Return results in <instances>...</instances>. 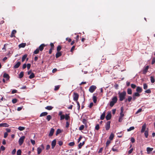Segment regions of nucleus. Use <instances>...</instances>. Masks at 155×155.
Wrapping results in <instances>:
<instances>
[{
    "label": "nucleus",
    "instance_id": "nucleus-51",
    "mask_svg": "<svg viewBox=\"0 0 155 155\" xmlns=\"http://www.w3.org/2000/svg\"><path fill=\"white\" fill-rule=\"evenodd\" d=\"M100 128L99 125L98 124H97L95 127V129L97 130H98Z\"/></svg>",
    "mask_w": 155,
    "mask_h": 155
},
{
    "label": "nucleus",
    "instance_id": "nucleus-25",
    "mask_svg": "<svg viewBox=\"0 0 155 155\" xmlns=\"http://www.w3.org/2000/svg\"><path fill=\"white\" fill-rule=\"evenodd\" d=\"M127 93L128 94H132V90L131 88H128L127 89Z\"/></svg>",
    "mask_w": 155,
    "mask_h": 155
},
{
    "label": "nucleus",
    "instance_id": "nucleus-60",
    "mask_svg": "<svg viewBox=\"0 0 155 155\" xmlns=\"http://www.w3.org/2000/svg\"><path fill=\"white\" fill-rule=\"evenodd\" d=\"M31 64H28L27 65V68L28 70H29L31 67Z\"/></svg>",
    "mask_w": 155,
    "mask_h": 155
},
{
    "label": "nucleus",
    "instance_id": "nucleus-21",
    "mask_svg": "<svg viewBox=\"0 0 155 155\" xmlns=\"http://www.w3.org/2000/svg\"><path fill=\"white\" fill-rule=\"evenodd\" d=\"M26 46L25 43H22L18 45L19 48H24Z\"/></svg>",
    "mask_w": 155,
    "mask_h": 155
},
{
    "label": "nucleus",
    "instance_id": "nucleus-33",
    "mask_svg": "<svg viewBox=\"0 0 155 155\" xmlns=\"http://www.w3.org/2000/svg\"><path fill=\"white\" fill-rule=\"evenodd\" d=\"M35 77L34 74L33 73H31V75L29 76L30 79H32L34 78Z\"/></svg>",
    "mask_w": 155,
    "mask_h": 155
},
{
    "label": "nucleus",
    "instance_id": "nucleus-22",
    "mask_svg": "<svg viewBox=\"0 0 155 155\" xmlns=\"http://www.w3.org/2000/svg\"><path fill=\"white\" fill-rule=\"evenodd\" d=\"M117 101V96H114L112 98V101L114 102L115 103H116Z\"/></svg>",
    "mask_w": 155,
    "mask_h": 155
},
{
    "label": "nucleus",
    "instance_id": "nucleus-27",
    "mask_svg": "<svg viewBox=\"0 0 155 155\" xmlns=\"http://www.w3.org/2000/svg\"><path fill=\"white\" fill-rule=\"evenodd\" d=\"M53 108V107L51 106H47L45 107V109L48 110H51Z\"/></svg>",
    "mask_w": 155,
    "mask_h": 155
},
{
    "label": "nucleus",
    "instance_id": "nucleus-16",
    "mask_svg": "<svg viewBox=\"0 0 155 155\" xmlns=\"http://www.w3.org/2000/svg\"><path fill=\"white\" fill-rule=\"evenodd\" d=\"M9 126V125L6 123H4L0 124V127H8Z\"/></svg>",
    "mask_w": 155,
    "mask_h": 155
},
{
    "label": "nucleus",
    "instance_id": "nucleus-12",
    "mask_svg": "<svg viewBox=\"0 0 155 155\" xmlns=\"http://www.w3.org/2000/svg\"><path fill=\"white\" fill-rule=\"evenodd\" d=\"M142 89L141 87L139 86L137 87V89L136 90L137 92L140 93L142 92Z\"/></svg>",
    "mask_w": 155,
    "mask_h": 155
},
{
    "label": "nucleus",
    "instance_id": "nucleus-14",
    "mask_svg": "<svg viewBox=\"0 0 155 155\" xmlns=\"http://www.w3.org/2000/svg\"><path fill=\"white\" fill-rule=\"evenodd\" d=\"M54 131V129L53 128H51L49 134V136L50 137L52 136L53 134Z\"/></svg>",
    "mask_w": 155,
    "mask_h": 155
},
{
    "label": "nucleus",
    "instance_id": "nucleus-31",
    "mask_svg": "<svg viewBox=\"0 0 155 155\" xmlns=\"http://www.w3.org/2000/svg\"><path fill=\"white\" fill-rule=\"evenodd\" d=\"M144 135L145 137L147 138L148 136V130H146L144 131Z\"/></svg>",
    "mask_w": 155,
    "mask_h": 155
},
{
    "label": "nucleus",
    "instance_id": "nucleus-11",
    "mask_svg": "<svg viewBox=\"0 0 155 155\" xmlns=\"http://www.w3.org/2000/svg\"><path fill=\"white\" fill-rule=\"evenodd\" d=\"M146 124H143V125L142 127V129H141V133H143L145 131V130L146 129Z\"/></svg>",
    "mask_w": 155,
    "mask_h": 155
},
{
    "label": "nucleus",
    "instance_id": "nucleus-1",
    "mask_svg": "<svg viewBox=\"0 0 155 155\" xmlns=\"http://www.w3.org/2000/svg\"><path fill=\"white\" fill-rule=\"evenodd\" d=\"M63 112L62 111H59L58 115L59 116H60V120H62L65 119L66 120H68L70 119V117L69 116V114H66L65 115L63 114Z\"/></svg>",
    "mask_w": 155,
    "mask_h": 155
},
{
    "label": "nucleus",
    "instance_id": "nucleus-29",
    "mask_svg": "<svg viewBox=\"0 0 155 155\" xmlns=\"http://www.w3.org/2000/svg\"><path fill=\"white\" fill-rule=\"evenodd\" d=\"M24 76V72L23 71H21L20 72V74L19 75V78H22Z\"/></svg>",
    "mask_w": 155,
    "mask_h": 155
},
{
    "label": "nucleus",
    "instance_id": "nucleus-48",
    "mask_svg": "<svg viewBox=\"0 0 155 155\" xmlns=\"http://www.w3.org/2000/svg\"><path fill=\"white\" fill-rule=\"evenodd\" d=\"M21 150H18L17 152V155H21Z\"/></svg>",
    "mask_w": 155,
    "mask_h": 155
},
{
    "label": "nucleus",
    "instance_id": "nucleus-17",
    "mask_svg": "<svg viewBox=\"0 0 155 155\" xmlns=\"http://www.w3.org/2000/svg\"><path fill=\"white\" fill-rule=\"evenodd\" d=\"M3 77L4 78H6L7 80H9L10 78L9 75L6 73L4 74Z\"/></svg>",
    "mask_w": 155,
    "mask_h": 155
},
{
    "label": "nucleus",
    "instance_id": "nucleus-59",
    "mask_svg": "<svg viewBox=\"0 0 155 155\" xmlns=\"http://www.w3.org/2000/svg\"><path fill=\"white\" fill-rule=\"evenodd\" d=\"M58 144L60 146H61L63 145V142L61 141H59L58 142Z\"/></svg>",
    "mask_w": 155,
    "mask_h": 155
},
{
    "label": "nucleus",
    "instance_id": "nucleus-15",
    "mask_svg": "<svg viewBox=\"0 0 155 155\" xmlns=\"http://www.w3.org/2000/svg\"><path fill=\"white\" fill-rule=\"evenodd\" d=\"M21 64V62L19 61L17 62V63L14 66V68H18Z\"/></svg>",
    "mask_w": 155,
    "mask_h": 155
},
{
    "label": "nucleus",
    "instance_id": "nucleus-23",
    "mask_svg": "<svg viewBox=\"0 0 155 155\" xmlns=\"http://www.w3.org/2000/svg\"><path fill=\"white\" fill-rule=\"evenodd\" d=\"M48 114V113L47 112H43L40 115V117H41L47 115Z\"/></svg>",
    "mask_w": 155,
    "mask_h": 155
},
{
    "label": "nucleus",
    "instance_id": "nucleus-20",
    "mask_svg": "<svg viewBox=\"0 0 155 155\" xmlns=\"http://www.w3.org/2000/svg\"><path fill=\"white\" fill-rule=\"evenodd\" d=\"M153 149V148H150L149 147H148L147 148V150L148 154L150 153V152L152 151Z\"/></svg>",
    "mask_w": 155,
    "mask_h": 155
},
{
    "label": "nucleus",
    "instance_id": "nucleus-3",
    "mask_svg": "<svg viewBox=\"0 0 155 155\" xmlns=\"http://www.w3.org/2000/svg\"><path fill=\"white\" fill-rule=\"evenodd\" d=\"M25 138V136H22L19 138L18 140V143L19 145H21L24 142V140Z\"/></svg>",
    "mask_w": 155,
    "mask_h": 155
},
{
    "label": "nucleus",
    "instance_id": "nucleus-32",
    "mask_svg": "<svg viewBox=\"0 0 155 155\" xmlns=\"http://www.w3.org/2000/svg\"><path fill=\"white\" fill-rule=\"evenodd\" d=\"M18 129L20 131H23L25 129V127H23L20 126L18 127Z\"/></svg>",
    "mask_w": 155,
    "mask_h": 155
},
{
    "label": "nucleus",
    "instance_id": "nucleus-36",
    "mask_svg": "<svg viewBox=\"0 0 155 155\" xmlns=\"http://www.w3.org/2000/svg\"><path fill=\"white\" fill-rule=\"evenodd\" d=\"M115 103H116L114 102H113L112 101H111L110 102V106L111 107H112Z\"/></svg>",
    "mask_w": 155,
    "mask_h": 155
},
{
    "label": "nucleus",
    "instance_id": "nucleus-35",
    "mask_svg": "<svg viewBox=\"0 0 155 155\" xmlns=\"http://www.w3.org/2000/svg\"><path fill=\"white\" fill-rule=\"evenodd\" d=\"M97 97L96 96H93V101L94 103H96L97 102Z\"/></svg>",
    "mask_w": 155,
    "mask_h": 155
},
{
    "label": "nucleus",
    "instance_id": "nucleus-57",
    "mask_svg": "<svg viewBox=\"0 0 155 155\" xmlns=\"http://www.w3.org/2000/svg\"><path fill=\"white\" fill-rule=\"evenodd\" d=\"M31 142V143L33 145H34L35 144V141L34 140H33L32 139H31L30 140Z\"/></svg>",
    "mask_w": 155,
    "mask_h": 155
},
{
    "label": "nucleus",
    "instance_id": "nucleus-30",
    "mask_svg": "<svg viewBox=\"0 0 155 155\" xmlns=\"http://www.w3.org/2000/svg\"><path fill=\"white\" fill-rule=\"evenodd\" d=\"M114 137V135L113 133H111L109 137V139L110 140H112Z\"/></svg>",
    "mask_w": 155,
    "mask_h": 155
},
{
    "label": "nucleus",
    "instance_id": "nucleus-49",
    "mask_svg": "<svg viewBox=\"0 0 155 155\" xmlns=\"http://www.w3.org/2000/svg\"><path fill=\"white\" fill-rule=\"evenodd\" d=\"M60 87V85H57L55 86V88L54 90L55 91H57L59 89Z\"/></svg>",
    "mask_w": 155,
    "mask_h": 155
},
{
    "label": "nucleus",
    "instance_id": "nucleus-44",
    "mask_svg": "<svg viewBox=\"0 0 155 155\" xmlns=\"http://www.w3.org/2000/svg\"><path fill=\"white\" fill-rule=\"evenodd\" d=\"M148 86L146 83L143 84V88L144 89L146 90L147 89Z\"/></svg>",
    "mask_w": 155,
    "mask_h": 155
},
{
    "label": "nucleus",
    "instance_id": "nucleus-7",
    "mask_svg": "<svg viewBox=\"0 0 155 155\" xmlns=\"http://www.w3.org/2000/svg\"><path fill=\"white\" fill-rule=\"evenodd\" d=\"M124 111V108L123 107H122L120 108V116L119 117L120 118H123L124 116V114H123V112Z\"/></svg>",
    "mask_w": 155,
    "mask_h": 155
},
{
    "label": "nucleus",
    "instance_id": "nucleus-19",
    "mask_svg": "<svg viewBox=\"0 0 155 155\" xmlns=\"http://www.w3.org/2000/svg\"><path fill=\"white\" fill-rule=\"evenodd\" d=\"M105 111L101 115V117H100L101 120H103L105 117Z\"/></svg>",
    "mask_w": 155,
    "mask_h": 155
},
{
    "label": "nucleus",
    "instance_id": "nucleus-54",
    "mask_svg": "<svg viewBox=\"0 0 155 155\" xmlns=\"http://www.w3.org/2000/svg\"><path fill=\"white\" fill-rule=\"evenodd\" d=\"M145 92L147 93H151V91L150 89H148L145 91Z\"/></svg>",
    "mask_w": 155,
    "mask_h": 155
},
{
    "label": "nucleus",
    "instance_id": "nucleus-56",
    "mask_svg": "<svg viewBox=\"0 0 155 155\" xmlns=\"http://www.w3.org/2000/svg\"><path fill=\"white\" fill-rule=\"evenodd\" d=\"M69 123L68 121H67L66 122V127L67 128H68L69 127Z\"/></svg>",
    "mask_w": 155,
    "mask_h": 155
},
{
    "label": "nucleus",
    "instance_id": "nucleus-24",
    "mask_svg": "<svg viewBox=\"0 0 155 155\" xmlns=\"http://www.w3.org/2000/svg\"><path fill=\"white\" fill-rule=\"evenodd\" d=\"M84 141H83L82 143H80L78 145V148L79 149H81L82 147L84 144Z\"/></svg>",
    "mask_w": 155,
    "mask_h": 155
},
{
    "label": "nucleus",
    "instance_id": "nucleus-34",
    "mask_svg": "<svg viewBox=\"0 0 155 155\" xmlns=\"http://www.w3.org/2000/svg\"><path fill=\"white\" fill-rule=\"evenodd\" d=\"M140 93H138L137 92H135L133 94L136 97H139L140 96V94H139Z\"/></svg>",
    "mask_w": 155,
    "mask_h": 155
},
{
    "label": "nucleus",
    "instance_id": "nucleus-13",
    "mask_svg": "<svg viewBox=\"0 0 155 155\" xmlns=\"http://www.w3.org/2000/svg\"><path fill=\"white\" fill-rule=\"evenodd\" d=\"M111 117V114L110 113H108L106 116V119L107 120H110Z\"/></svg>",
    "mask_w": 155,
    "mask_h": 155
},
{
    "label": "nucleus",
    "instance_id": "nucleus-55",
    "mask_svg": "<svg viewBox=\"0 0 155 155\" xmlns=\"http://www.w3.org/2000/svg\"><path fill=\"white\" fill-rule=\"evenodd\" d=\"M50 46L51 47V48H52L54 49V45L53 43H51L50 44Z\"/></svg>",
    "mask_w": 155,
    "mask_h": 155
},
{
    "label": "nucleus",
    "instance_id": "nucleus-43",
    "mask_svg": "<svg viewBox=\"0 0 155 155\" xmlns=\"http://www.w3.org/2000/svg\"><path fill=\"white\" fill-rule=\"evenodd\" d=\"M61 49V47L60 45H58L57 48V51L59 52Z\"/></svg>",
    "mask_w": 155,
    "mask_h": 155
},
{
    "label": "nucleus",
    "instance_id": "nucleus-63",
    "mask_svg": "<svg viewBox=\"0 0 155 155\" xmlns=\"http://www.w3.org/2000/svg\"><path fill=\"white\" fill-rule=\"evenodd\" d=\"M16 33V31L15 30H14L12 31L11 33H12V35H14Z\"/></svg>",
    "mask_w": 155,
    "mask_h": 155
},
{
    "label": "nucleus",
    "instance_id": "nucleus-62",
    "mask_svg": "<svg viewBox=\"0 0 155 155\" xmlns=\"http://www.w3.org/2000/svg\"><path fill=\"white\" fill-rule=\"evenodd\" d=\"M75 46H73L71 48V52H73V51L74 50V49H75Z\"/></svg>",
    "mask_w": 155,
    "mask_h": 155
},
{
    "label": "nucleus",
    "instance_id": "nucleus-9",
    "mask_svg": "<svg viewBox=\"0 0 155 155\" xmlns=\"http://www.w3.org/2000/svg\"><path fill=\"white\" fill-rule=\"evenodd\" d=\"M149 68L148 66H146L143 71V74H146L147 72L148 69Z\"/></svg>",
    "mask_w": 155,
    "mask_h": 155
},
{
    "label": "nucleus",
    "instance_id": "nucleus-39",
    "mask_svg": "<svg viewBox=\"0 0 155 155\" xmlns=\"http://www.w3.org/2000/svg\"><path fill=\"white\" fill-rule=\"evenodd\" d=\"M134 129V127H130L129 129H127V131H130L132 130H133Z\"/></svg>",
    "mask_w": 155,
    "mask_h": 155
},
{
    "label": "nucleus",
    "instance_id": "nucleus-47",
    "mask_svg": "<svg viewBox=\"0 0 155 155\" xmlns=\"http://www.w3.org/2000/svg\"><path fill=\"white\" fill-rule=\"evenodd\" d=\"M61 130L60 129H58L56 132V136L58 134L61 133Z\"/></svg>",
    "mask_w": 155,
    "mask_h": 155
},
{
    "label": "nucleus",
    "instance_id": "nucleus-41",
    "mask_svg": "<svg viewBox=\"0 0 155 155\" xmlns=\"http://www.w3.org/2000/svg\"><path fill=\"white\" fill-rule=\"evenodd\" d=\"M75 144V143L74 142H71L69 143L68 145L70 146H73Z\"/></svg>",
    "mask_w": 155,
    "mask_h": 155
},
{
    "label": "nucleus",
    "instance_id": "nucleus-58",
    "mask_svg": "<svg viewBox=\"0 0 155 155\" xmlns=\"http://www.w3.org/2000/svg\"><path fill=\"white\" fill-rule=\"evenodd\" d=\"M110 141L109 140H108L107 141L106 143V146H108L109 145L110 143Z\"/></svg>",
    "mask_w": 155,
    "mask_h": 155
},
{
    "label": "nucleus",
    "instance_id": "nucleus-26",
    "mask_svg": "<svg viewBox=\"0 0 155 155\" xmlns=\"http://www.w3.org/2000/svg\"><path fill=\"white\" fill-rule=\"evenodd\" d=\"M37 150L38 154H39L42 151V149L40 147H38L37 148Z\"/></svg>",
    "mask_w": 155,
    "mask_h": 155
},
{
    "label": "nucleus",
    "instance_id": "nucleus-64",
    "mask_svg": "<svg viewBox=\"0 0 155 155\" xmlns=\"http://www.w3.org/2000/svg\"><path fill=\"white\" fill-rule=\"evenodd\" d=\"M17 91L16 90L14 89L12 91V94H14V93H17Z\"/></svg>",
    "mask_w": 155,
    "mask_h": 155
},
{
    "label": "nucleus",
    "instance_id": "nucleus-37",
    "mask_svg": "<svg viewBox=\"0 0 155 155\" xmlns=\"http://www.w3.org/2000/svg\"><path fill=\"white\" fill-rule=\"evenodd\" d=\"M150 81L152 83H153L155 82V79L154 77L153 76H151L150 77Z\"/></svg>",
    "mask_w": 155,
    "mask_h": 155
},
{
    "label": "nucleus",
    "instance_id": "nucleus-42",
    "mask_svg": "<svg viewBox=\"0 0 155 155\" xmlns=\"http://www.w3.org/2000/svg\"><path fill=\"white\" fill-rule=\"evenodd\" d=\"M84 126L83 125H82L80 126L79 128V129L80 130H81L84 129Z\"/></svg>",
    "mask_w": 155,
    "mask_h": 155
},
{
    "label": "nucleus",
    "instance_id": "nucleus-46",
    "mask_svg": "<svg viewBox=\"0 0 155 155\" xmlns=\"http://www.w3.org/2000/svg\"><path fill=\"white\" fill-rule=\"evenodd\" d=\"M17 101V100L16 98L13 99L12 100V102L14 104L16 103Z\"/></svg>",
    "mask_w": 155,
    "mask_h": 155
},
{
    "label": "nucleus",
    "instance_id": "nucleus-18",
    "mask_svg": "<svg viewBox=\"0 0 155 155\" xmlns=\"http://www.w3.org/2000/svg\"><path fill=\"white\" fill-rule=\"evenodd\" d=\"M62 54L61 52L57 51L55 55V57L56 58H58L61 56Z\"/></svg>",
    "mask_w": 155,
    "mask_h": 155
},
{
    "label": "nucleus",
    "instance_id": "nucleus-2",
    "mask_svg": "<svg viewBox=\"0 0 155 155\" xmlns=\"http://www.w3.org/2000/svg\"><path fill=\"white\" fill-rule=\"evenodd\" d=\"M118 94L119 95V101H122L125 99L126 95V91H123L121 93L119 92Z\"/></svg>",
    "mask_w": 155,
    "mask_h": 155
},
{
    "label": "nucleus",
    "instance_id": "nucleus-6",
    "mask_svg": "<svg viewBox=\"0 0 155 155\" xmlns=\"http://www.w3.org/2000/svg\"><path fill=\"white\" fill-rule=\"evenodd\" d=\"M110 121H107L106 124V125L105 126V127L106 130H108L110 127Z\"/></svg>",
    "mask_w": 155,
    "mask_h": 155
},
{
    "label": "nucleus",
    "instance_id": "nucleus-40",
    "mask_svg": "<svg viewBox=\"0 0 155 155\" xmlns=\"http://www.w3.org/2000/svg\"><path fill=\"white\" fill-rule=\"evenodd\" d=\"M51 116L50 115H48L47 116L46 119L48 121H49L51 118Z\"/></svg>",
    "mask_w": 155,
    "mask_h": 155
},
{
    "label": "nucleus",
    "instance_id": "nucleus-53",
    "mask_svg": "<svg viewBox=\"0 0 155 155\" xmlns=\"http://www.w3.org/2000/svg\"><path fill=\"white\" fill-rule=\"evenodd\" d=\"M155 63V57H153L152 58V61L151 62L152 64H153Z\"/></svg>",
    "mask_w": 155,
    "mask_h": 155
},
{
    "label": "nucleus",
    "instance_id": "nucleus-10",
    "mask_svg": "<svg viewBox=\"0 0 155 155\" xmlns=\"http://www.w3.org/2000/svg\"><path fill=\"white\" fill-rule=\"evenodd\" d=\"M56 144V140L55 139H54L53 140L51 143V148L52 149H54L55 147Z\"/></svg>",
    "mask_w": 155,
    "mask_h": 155
},
{
    "label": "nucleus",
    "instance_id": "nucleus-45",
    "mask_svg": "<svg viewBox=\"0 0 155 155\" xmlns=\"http://www.w3.org/2000/svg\"><path fill=\"white\" fill-rule=\"evenodd\" d=\"M132 97L131 96H128L127 98L128 101L129 102H130L132 100Z\"/></svg>",
    "mask_w": 155,
    "mask_h": 155
},
{
    "label": "nucleus",
    "instance_id": "nucleus-8",
    "mask_svg": "<svg viewBox=\"0 0 155 155\" xmlns=\"http://www.w3.org/2000/svg\"><path fill=\"white\" fill-rule=\"evenodd\" d=\"M45 46L46 45L45 44H43L40 45L38 48L40 51H41L43 50L44 47H45Z\"/></svg>",
    "mask_w": 155,
    "mask_h": 155
},
{
    "label": "nucleus",
    "instance_id": "nucleus-52",
    "mask_svg": "<svg viewBox=\"0 0 155 155\" xmlns=\"http://www.w3.org/2000/svg\"><path fill=\"white\" fill-rule=\"evenodd\" d=\"M131 87L132 88L135 89L136 87V86L135 84H131Z\"/></svg>",
    "mask_w": 155,
    "mask_h": 155
},
{
    "label": "nucleus",
    "instance_id": "nucleus-28",
    "mask_svg": "<svg viewBox=\"0 0 155 155\" xmlns=\"http://www.w3.org/2000/svg\"><path fill=\"white\" fill-rule=\"evenodd\" d=\"M27 55L26 54L24 55L22 58L21 61L22 62H24L25 59L26 58Z\"/></svg>",
    "mask_w": 155,
    "mask_h": 155
},
{
    "label": "nucleus",
    "instance_id": "nucleus-61",
    "mask_svg": "<svg viewBox=\"0 0 155 155\" xmlns=\"http://www.w3.org/2000/svg\"><path fill=\"white\" fill-rule=\"evenodd\" d=\"M142 109L141 108H140L136 112V114H137L139 112H141L142 111Z\"/></svg>",
    "mask_w": 155,
    "mask_h": 155
},
{
    "label": "nucleus",
    "instance_id": "nucleus-38",
    "mask_svg": "<svg viewBox=\"0 0 155 155\" xmlns=\"http://www.w3.org/2000/svg\"><path fill=\"white\" fill-rule=\"evenodd\" d=\"M39 50L38 48H37L34 52V54H37L39 52Z\"/></svg>",
    "mask_w": 155,
    "mask_h": 155
},
{
    "label": "nucleus",
    "instance_id": "nucleus-5",
    "mask_svg": "<svg viewBox=\"0 0 155 155\" xmlns=\"http://www.w3.org/2000/svg\"><path fill=\"white\" fill-rule=\"evenodd\" d=\"M79 94L76 93H74L73 95V100L75 101L78 100L79 98Z\"/></svg>",
    "mask_w": 155,
    "mask_h": 155
},
{
    "label": "nucleus",
    "instance_id": "nucleus-4",
    "mask_svg": "<svg viewBox=\"0 0 155 155\" xmlns=\"http://www.w3.org/2000/svg\"><path fill=\"white\" fill-rule=\"evenodd\" d=\"M96 88L97 87L95 86L92 85L90 87L89 91L91 93H92L94 91Z\"/></svg>",
    "mask_w": 155,
    "mask_h": 155
},
{
    "label": "nucleus",
    "instance_id": "nucleus-50",
    "mask_svg": "<svg viewBox=\"0 0 155 155\" xmlns=\"http://www.w3.org/2000/svg\"><path fill=\"white\" fill-rule=\"evenodd\" d=\"M77 104V106L78 107V110H79L80 108V104L78 101H75Z\"/></svg>",
    "mask_w": 155,
    "mask_h": 155
}]
</instances>
